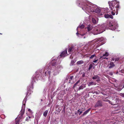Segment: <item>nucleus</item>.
<instances>
[{"label":"nucleus","instance_id":"f257e3e1","mask_svg":"<svg viewBox=\"0 0 124 124\" xmlns=\"http://www.w3.org/2000/svg\"><path fill=\"white\" fill-rule=\"evenodd\" d=\"M77 3L86 13L92 14L90 15L89 19L92 18L93 23L94 24H97L98 19L96 17V14H95L100 13L101 10L100 8L91 2H85L82 0H77Z\"/></svg>","mask_w":124,"mask_h":124},{"label":"nucleus","instance_id":"f03ea898","mask_svg":"<svg viewBox=\"0 0 124 124\" xmlns=\"http://www.w3.org/2000/svg\"><path fill=\"white\" fill-rule=\"evenodd\" d=\"M108 3L112 15H114L116 13V15H117L118 14L117 10L119 7V2L115 0L112 1L110 3L108 2Z\"/></svg>","mask_w":124,"mask_h":124},{"label":"nucleus","instance_id":"7ed1b4c3","mask_svg":"<svg viewBox=\"0 0 124 124\" xmlns=\"http://www.w3.org/2000/svg\"><path fill=\"white\" fill-rule=\"evenodd\" d=\"M108 26L109 29L112 30H114L118 27L117 22L116 20H114L112 22H109Z\"/></svg>","mask_w":124,"mask_h":124},{"label":"nucleus","instance_id":"20e7f679","mask_svg":"<svg viewBox=\"0 0 124 124\" xmlns=\"http://www.w3.org/2000/svg\"><path fill=\"white\" fill-rule=\"evenodd\" d=\"M104 38L102 37H101L99 39H94L93 42L94 43H95L98 41H99L96 46V48H97L99 47L100 46L103 44L105 43L104 42Z\"/></svg>","mask_w":124,"mask_h":124},{"label":"nucleus","instance_id":"39448f33","mask_svg":"<svg viewBox=\"0 0 124 124\" xmlns=\"http://www.w3.org/2000/svg\"><path fill=\"white\" fill-rule=\"evenodd\" d=\"M86 20H85L84 22V23H83L82 24H80L79 26H78L77 28V31L80 30V29H83L84 28L85 29L86 27L85 26V25L86 24Z\"/></svg>","mask_w":124,"mask_h":124},{"label":"nucleus","instance_id":"423d86ee","mask_svg":"<svg viewBox=\"0 0 124 124\" xmlns=\"http://www.w3.org/2000/svg\"><path fill=\"white\" fill-rule=\"evenodd\" d=\"M48 67H47L45 68L44 70V72H45V76L47 74V73L50 75L51 73V69H50V68L48 70H47L48 69Z\"/></svg>","mask_w":124,"mask_h":124},{"label":"nucleus","instance_id":"0eeeda50","mask_svg":"<svg viewBox=\"0 0 124 124\" xmlns=\"http://www.w3.org/2000/svg\"><path fill=\"white\" fill-rule=\"evenodd\" d=\"M25 112V109H22L20 112V114L19 115V116L18 117V119H21L23 118V115L24 114Z\"/></svg>","mask_w":124,"mask_h":124},{"label":"nucleus","instance_id":"6e6552de","mask_svg":"<svg viewBox=\"0 0 124 124\" xmlns=\"http://www.w3.org/2000/svg\"><path fill=\"white\" fill-rule=\"evenodd\" d=\"M93 28V27L92 24H87L85 27V29H87L88 31H90L92 30Z\"/></svg>","mask_w":124,"mask_h":124},{"label":"nucleus","instance_id":"1a4fd4ad","mask_svg":"<svg viewBox=\"0 0 124 124\" xmlns=\"http://www.w3.org/2000/svg\"><path fill=\"white\" fill-rule=\"evenodd\" d=\"M102 102L100 100H99L95 104L94 106V107L96 108L99 107H102Z\"/></svg>","mask_w":124,"mask_h":124},{"label":"nucleus","instance_id":"9d476101","mask_svg":"<svg viewBox=\"0 0 124 124\" xmlns=\"http://www.w3.org/2000/svg\"><path fill=\"white\" fill-rule=\"evenodd\" d=\"M67 53V49H66L64 51L62 52L60 55L61 57H64L66 56V55Z\"/></svg>","mask_w":124,"mask_h":124},{"label":"nucleus","instance_id":"9b49d317","mask_svg":"<svg viewBox=\"0 0 124 124\" xmlns=\"http://www.w3.org/2000/svg\"><path fill=\"white\" fill-rule=\"evenodd\" d=\"M109 55V53H108L106 52L104 54H103V55L101 56L100 57V59H108V58H106V57H104V56H107Z\"/></svg>","mask_w":124,"mask_h":124},{"label":"nucleus","instance_id":"f8f14e48","mask_svg":"<svg viewBox=\"0 0 124 124\" xmlns=\"http://www.w3.org/2000/svg\"><path fill=\"white\" fill-rule=\"evenodd\" d=\"M75 48L73 46H71V47H70L69 48L68 51V52L70 53V54L71 52L73 51Z\"/></svg>","mask_w":124,"mask_h":124},{"label":"nucleus","instance_id":"ddd939ff","mask_svg":"<svg viewBox=\"0 0 124 124\" xmlns=\"http://www.w3.org/2000/svg\"><path fill=\"white\" fill-rule=\"evenodd\" d=\"M86 87V84H82L78 88V90H80L83 89L84 88Z\"/></svg>","mask_w":124,"mask_h":124},{"label":"nucleus","instance_id":"4468645a","mask_svg":"<svg viewBox=\"0 0 124 124\" xmlns=\"http://www.w3.org/2000/svg\"><path fill=\"white\" fill-rule=\"evenodd\" d=\"M73 78V76H72L69 77L67 78V80H69L68 82L69 83H71V81L72 80Z\"/></svg>","mask_w":124,"mask_h":124},{"label":"nucleus","instance_id":"2eb2a0df","mask_svg":"<svg viewBox=\"0 0 124 124\" xmlns=\"http://www.w3.org/2000/svg\"><path fill=\"white\" fill-rule=\"evenodd\" d=\"M115 65L114 64V63L112 62H110L109 64V68L110 69L114 67Z\"/></svg>","mask_w":124,"mask_h":124},{"label":"nucleus","instance_id":"dca6fc26","mask_svg":"<svg viewBox=\"0 0 124 124\" xmlns=\"http://www.w3.org/2000/svg\"><path fill=\"white\" fill-rule=\"evenodd\" d=\"M91 108H89L87 110L85 111L83 113L82 116H84L86 115L90 110Z\"/></svg>","mask_w":124,"mask_h":124},{"label":"nucleus","instance_id":"f3484780","mask_svg":"<svg viewBox=\"0 0 124 124\" xmlns=\"http://www.w3.org/2000/svg\"><path fill=\"white\" fill-rule=\"evenodd\" d=\"M108 10V8H105V9H102V10L103 12V13H108L109 12Z\"/></svg>","mask_w":124,"mask_h":124},{"label":"nucleus","instance_id":"a211bd4d","mask_svg":"<svg viewBox=\"0 0 124 124\" xmlns=\"http://www.w3.org/2000/svg\"><path fill=\"white\" fill-rule=\"evenodd\" d=\"M80 80H79L77 81L76 83L74 85L73 87V89H74L75 87L80 82Z\"/></svg>","mask_w":124,"mask_h":124},{"label":"nucleus","instance_id":"6ab92c4d","mask_svg":"<svg viewBox=\"0 0 124 124\" xmlns=\"http://www.w3.org/2000/svg\"><path fill=\"white\" fill-rule=\"evenodd\" d=\"M48 113V111L47 110H46L44 112L43 114V116L45 117H46Z\"/></svg>","mask_w":124,"mask_h":124},{"label":"nucleus","instance_id":"aec40b11","mask_svg":"<svg viewBox=\"0 0 124 124\" xmlns=\"http://www.w3.org/2000/svg\"><path fill=\"white\" fill-rule=\"evenodd\" d=\"M93 79H100V77L97 75H95L92 77Z\"/></svg>","mask_w":124,"mask_h":124},{"label":"nucleus","instance_id":"412c9836","mask_svg":"<svg viewBox=\"0 0 124 124\" xmlns=\"http://www.w3.org/2000/svg\"><path fill=\"white\" fill-rule=\"evenodd\" d=\"M52 66H55L56 65V62L55 61H52L51 63Z\"/></svg>","mask_w":124,"mask_h":124},{"label":"nucleus","instance_id":"4be33fe9","mask_svg":"<svg viewBox=\"0 0 124 124\" xmlns=\"http://www.w3.org/2000/svg\"><path fill=\"white\" fill-rule=\"evenodd\" d=\"M84 63V62L82 61H78L77 63L78 64L80 65L82 64H83Z\"/></svg>","mask_w":124,"mask_h":124},{"label":"nucleus","instance_id":"5701e85b","mask_svg":"<svg viewBox=\"0 0 124 124\" xmlns=\"http://www.w3.org/2000/svg\"><path fill=\"white\" fill-rule=\"evenodd\" d=\"M20 119H18L17 120H16L15 122V124H19V122L20 121Z\"/></svg>","mask_w":124,"mask_h":124},{"label":"nucleus","instance_id":"b1692460","mask_svg":"<svg viewBox=\"0 0 124 124\" xmlns=\"http://www.w3.org/2000/svg\"><path fill=\"white\" fill-rule=\"evenodd\" d=\"M106 101H108L109 103L111 104L112 105H114L116 104V103L114 104L113 103H112L111 101L107 100H106Z\"/></svg>","mask_w":124,"mask_h":124},{"label":"nucleus","instance_id":"393cba45","mask_svg":"<svg viewBox=\"0 0 124 124\" xmlns=\"http://www.w3.org/2000/svg\"><path fill=\"white\" fill-rule=\"evenodd\" d=\"M95 57H96V55L95 54H94L92 55L89 58L90 59H92L93 58Z\"/></svg>","mask_w":124,"mask_h":124},{"label":"nucleus","instance_id":"a878e982","mask_svg":"<svg viewBox=\"0 0 124 124\" xmlns=\"http://www.w3.org/2000/svg\"><path fill=\"white\" fill-rule=\"evenodd\" d=\"M75 62L73 60H72L71 61L70 65H74Z\"/></svg>","mask_w":124,"mask_h":124},{"label":"nucleus","instance_id":"bb28decb","mask_svg":"<svg viewBox=\"0 0 124 124\" xmlns=\"http://www.w3.org/2000/svg\"><path fill=\"white\" fill-rule=\"evenodd\" d=\"M94 85V83L93 82H91L89 83L88 85L89 86H90L92 85Z\"/></svg>","mask_w":124,"mask_h":124},{"label":"nucleus","instance_id":"cd10ccee","mask_svg":"<svg viewBox=\"0 0 124 124\" xmlns=\"http://www.w3.org/2000/svg\"><path fill=\"white\" fill-rule=\"evenodd\" d=\"M109 15L107 14H105L104 15V17L105 18H109Z\"/></svg>","mask_w":124,"mask_h":124},{"label":"nucleus","instance_id":"c85d7f7f","mask_svg":"<svg viewBox=\"0 0 124 124\" xmlns=\"http://www.w3.org/2000/svg\"><path fill=\"white\" fill-rule=\"evenodd\" d=\"M78 32L76 33V34L77 35H78H78H81V36H83L85 34V33H84L83 34H79L78 33Z\"/></svg>","mask_w":124,"mask_h":124},{"label":"nucleus","instance_id":"c756f323","mask_svg":"<svg viewBox=\"0 0 124 124\" xmlns=\"http://www.w3.org/2000/svg\"><path fill=\"white\" fill-rule=\"evenodd\" d=\"M93 65L92 64H90L89 66V67L88 69V70H90L91 68L93 67Z\"/></svg>","mask_w":124,"mask_h":124},{"label":"nucleus","instance_id":"7c9ffc66","mask_svg":"<svg viewBox=\"0 0 124 124\" xmlns=\"http://www.w3.org/2000/svg\"><path fill=\"white\" fill-rule=\"evenodd\" d=\"M120 95L122 97H124V93H121L120 94Z\"/></svg>","mask_w":124,"mask_h":124},{"label":"nucleus","instance_id":"2f4dec72","mask_svg":"<svg viewBox=\"0 0 124 124\" xmlns=\"http://www.w3.org/2000/svg\"><path fill=\"white\" fill-rule=\"evenodd\" d=\"M96 32H97V33H93V34H94V35H97L98 34H100V33H101L103 31H102V32H99V31H96Z\"/></svg>","mask_w":124,"mask_h":124},{"label":"nucleus","instance_id":"473e14b6","mask_svg":"<svg viewBox=\"0 0 124 124\" xmlns=\"http://www.w3.org/2000/svg\"><path fill=\"white\" fill-rule=\"evenodd\" d=\"M109 18L113 19V17L112 15H109Z\"/></svg>","mask_w":124,"mask_h":124},{"label":"nucleus","instance_id":"72a5a7b5","mask_svg":"<svg viewBox=\"0 0 124 124\" xmlns=\"http://www.w3.org/2000/svg\"><path fill=\"white\" fill-rule=\"evenodd\" d=\"M31 93H29V91L27 92V95H26L27 96H29Z\"/></svg>","mask_w":124,"mask_h":124},{"label":"nucleus","instance_id":"f704fd0d","mask_svg":"<svg viewBox=\"0 0 124 124\" xmlns=\"http://www.w3.org/2000/svg\"><path fill=\"white\" fill-rule=\"evenodd\" d=\"M98 61V59H94L93 61V62H94V63H95L97 61Z\"/></svg>","mask_w":124,"mask_h":124},{"label":"nucleus","instance_id":"c9c22d12","mask_svg":"<svg viewBox=\"0 0 124 124\" xmlns=\"http://www.w3.org/2000/svg\"><path fill=\"white\" fill-rule=\"evenodd\" d=\"M28 111L30 112L31 113H32V111H31V109L30 108H29L28 109Z\"/></svg>","mask_w":124,"mask_h":124},{"label":"nucleus","instance_id":"e433bc0d","mask_svg":"<svg viewBox=\"0 0 124 124\" xmlns=\"http://www.w3.org/2000/svg\"><path fill=\"white\" fill-rule=\"evenodd\" d=\"M85 73L84 72L83 74H82V77H85Z\"/></svg>","mask_w":124,"mask_h":124},{"label":"nucleus","instance_id":"4c0bfd02","mask_svg":"<svg viewBox=\"0 0 124 124\" xmlns=\"http://www.w3.org/2000/svg\"><path fill=\"white\" fill-rule=\"evenodd\" d=\"M29 118L27 117L26 118L25 120L26 121H29Z\"/></svg>","mask_w":124,"mask_h":124},{"label":"nucleus","instance_id":"58836bf2","mask_svg":"<svg viewBox=\"0 0 124 124\" xmlns=\"http://www.w3.org/2000/svg\"><path fill=\"white\" fill-rule=\"evenodd\" d=\"M120 72L123 73H124V70H121Z\"/></svg>","mask_w":124,"mask_h":124},{"label":"nucleus","instance_id":"ea45409f","mask_svg":"<svg viewBox=\"0 0 124 124\" xmlns=\"http://www.w3.org/2000/svg\"><path fill=\"white\" fill-rule=\"evenodd\" d=\"M119 60V58H116L115 59V61H118Z\"/></svg>","mask_w":124,"mask_h":124},{"label":"nucleus","instance_id":"a19ab883","mask_svg":"<svg viewBox=\"0 0 124 124\" xmlns=\"http://www.w3.org/2000/svg\"><path fill=\"white\" fill-rule=\"evenodd\" d=\"M79 112H80V113H79V115H80L81 114V113H82V111H81Z\"/></svg>","mask_w":124,"mask_h":124},{"label":"nucleus","instance_id":"79ce46f5","mask_svg":"<svg viewBox=\"0 0 124 124\" xmlns=\"http://www.w3.org/2000/svg\"><path fill=\"white\" fill-rule=\"evenodd\" d=\"M81 110L80 109H79L78 110V112H79Z\"/></svg>","mask_w":124,"mask_h":124},{"label":"nucleus","instance_id":"37998d69","mask_svg":"<svg viewBox=\"0 0 124 124\" xmlns=\"http://www.w3.org/2000/svg\"><path fill=\"white\" fill-rule=\"evenodd\" d=\"M100 81V79H97L96 80V81H97V82H98V81Z\"/></svg>","mask_w":124,"mask_h":124},{"label":"nucleus","instance_id":"c03bdc74","mask_svg":"<svg viewBox=\"0 0 124 124\" xmlns=\"http://www.w3.org/2000/svg\"><path fill=\"white\" fill-rule=\"evenodd\" d=\"M124 88V85H123V87H122V89Z\"/></svg>","mask_w":124,"mask_h":124},{"label":"nucleus","instance_id":"a18cd8bd","mask_svg":"<svg viewBox=\"0 0 124 124\" xmlns=\"http://www.w3.org/2000/svg\"><path fill=\"white\" fill-rule=\"evenodd\" d=\"M28 117L29 118H31V117H30V116H28Z\"/></svg>","mask_w":124,"mask_h":124},{"label":"nucleus","instance_id":"49530a36","mask_svg":"<svg viewBox=\"0 0 124 124\" xmlns=\"http://www.w3.org/2000/svg\"><path fill=\"white\" fill-rule=\"evenodd\" d=\"M81 110L82 111H84L85 110Z\"/></svg>","mask_w":124,"mask_h":124},{"label":"nucleus","instance_id":"de8ad7c7","mask_svg":"<svg viewBox=\"0 0 124 124\" xmlns=\"http://www.w3.org/2000/svg\"><path fill=\"white\" fill-rule=\"evenodd\" d=\"M41 101H43V100L42 99H41Z\"/></svg>","mask_w":124,"mask_h":124},{"label":"nucleus","instance_id":"09e8293b","mask_svg":"<svg viewBox=\"0 0 124 124\" xmlns=\"http://www.w3.org/2000/svg\"><path fill=\"white\" fill-rule=\"evenodd\" d=\"M114 59L113 60H112V61H114Z\"/></svg>","mask_w":124,"mask_h":124},{"label":"nucleus","instance_id":"8fccbe9b","mask_svg":"<svg viewBox=\"0 0 124 124\" xmlns=\"http://www.w3.org/2000/svg\"><path fill=\"white\" fill-rule=\"evenodd\" d=\"M89 22V21H87V23H88V22Z\"/></svg>","mask_w":124,"mask_h":124},{"label":"nucleus","instance_id":"3c124183","mask_svg":"<svg viewBox=\"0 0 124 124\" xmlns=\"http://www.w3.org/2000/svg\"><path fill=\"white\" fill-rule=\"evenodd\" d=\"M32 85H33V83H32Z\"/></svg>","mask_w":124,"mask_h":124},{"label":"nucleus","instance_id":"603ef678","mask_svg":"<svg viewBox=\"0 0 124 124\" xmlns=\"http://www.w3.org/2000/svg\"><path fill=\"white\" fill-rule=\"evenodd\" d=\"M105 31V30H104V31Z\"/></svg>","mask_w":124,"mask_h":124},{"label":"nucleus","instance_id":"864d4df0","mask_svg":"<svg viewBox=\"0 0 124 124\" xmlns=\"http://www.w3.org/2000/svg\"><path fill=\"white\" fill-rule=\"evenodd\" d=\"M123 112H124V111H123Z\"/></svg>","mask_w":124,"mask_h":124}]
</instances>
